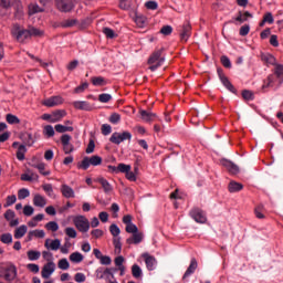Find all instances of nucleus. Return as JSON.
<instances>
[{
  "label": "nucleus",
  "mask_w": 283,
  "mask_h": 283,
  "mask_svg": "<svg viewBox=\"0 0 283 283\" xmlns=\"http://www.w3.org/2000/svg\"><path fill=\"white\" fill-rule=\"evenodd\" d=\"M11 34L19 43H24L27 39H31V36H41L43 32L34 27L23 29L21 25L14 24Z\"/></svg>",
  "instance_id": "1"
},
{
  "label": "nucleus",
  "mask_w": 283,
  "mask_h": 283,
  "mask_svg": "<svg viewBox=\"0 0 283 283\" xmlns=\"http://www.w3.org/2000/svg\"><path fill=\"white\" fill-rule=\"evenodd\" d=\"M163 52H165V49H158L155 52L151 53V55L148 59V65L150 72H156L158 67H161V65L165 63V56H163Z\"/></svg>",
  "instance_id": "2"
},
{
  "label": "nucleus",
  "mask_w": 283,
  "mask_h": 283,
  "mask_svg": "<svg viewBox=\"0 0 283 283\" xmlns=\"http://www.w3.org/2000/svg\"><path fill=\"white\" fill-rule=\"evenodd\" d=\"M101 165H103V158L98 155H93L91 157H84L82 161L77 163V169L87 171L90 167H98Z\"/></svg>",
  "instance_id": "3"
},
{
  "label": "nucleus",
  "mask_w": 283,
  "mask_h": 283,
  "mask_svg": "<svg viewBox=\"0 0 283 283\" xmlns=\"http://www.w3.org/2000/svg\"><path fill=\"white\" fill-rule=\"evenodd\" d=\"M0 277H4L8 282L17 279V265L13 263L0 264Z\"/></svg>",
  "instance_id": "4"
},
{
  "label": "nucleus",
  "mask_w": 283,
  "mask_h": 283,
  "mask_svg": "<svg viewBox=\"0 0 283 283\" xmlns=\"http://www.w3.org/2000/svg\"><path fill=\"white\" fill-rule=\"evenodd\" d=\"M17 6L15 19H23V7L19 4V0H0V8H10L11 6Z\"/></svg>",
  "instance_id": "5"
},
{
  "label": "nucleus",
  "mask_w": 283,
  "mask_h": 283,
  "mask_svg": "<svg viewBox=\"0 0 283 283\" xmlns=\"http://www.w3.org/2000/svg\"><path fill=\"white\" fill-rule=\"evenodd\" d=\"M73 223L81 233H87L90 231V220L85 216L74 217Z\"/></svg>",
  "instance_id": "6"
},
{
  "label": "nucleus",
  "mask_w": 283,
  "mask_h": 283,
  "mask_svg": "<svg viewBox=\"0 0 283 283\" xmlns=\"http://www.w3.org/2000/svg\"><path fill=\"white\" fill-rule=\"evenodd\" d=\"M125 140H132V133L129 132H123V133H113L109 142L113 143V145H120V143H125Z\"/></svg>",
  "instance_id": "7"
},
{
  "label": "nucleus",
  "mask_w": 283,
  "mask_h": 283,
  "mask_svg": "<svg viewBox=\"0 0 283 283\" xmlns=\"http://www.w3.org/2000/svg\"><path fill=\"white\" fill-rule=\"evenodd\" d=\"M55 8L59 12H72L74 10V1L72 0H55Z\"/></svg>",
  "instance_id": "8"
},
{
  "label": "nucleus",
  "mask_w": 283,
  "mask_h": 283,
  "mask_svg": "<svg viewBox=\"0 0 283 283\" xmlns=\"http://www.w3.org/2000/svg\"><path fill=\"white\" fill-rule=\"evenodd\" d=\"M179 36L184 43L189 41L191 36V24L189 22H185L181 27H179Z\"/></svg>",
  "instance_id": "9"
},
{
  "label": "nucleus",
  "mask_w": 283,
  "mask_h": 283,
  "mask_svg": "<svg viewBox=\"0 0 283 283\" xmlns=\"http://www.w3.org/2000/svg\"><path fill=\"white\" fill-rule=\"evenodd\" d=\"M190 216L199 224H205V222H207V214L205 213V211L200 210L199 208H193L190 211Z\"/></svg>",
  "instance_id": "10"
},
{
  "label": "nucleus",
  "mask_w": 283,
  "mask_h": 283,
  "mask_svg": "<svg viewBox=\"0 0 283 283\" xmlns=\"http://www.w3.org/2000/svg\"><path fill=\"white\" fill-rule=\"evenodd\" d=\"M218 76L222 85H224L229 90V92H231L232 94H235L238 92V90H235V86H233V84H231V81H229V77L224 75L222 69H218Z\"/></svg>",
  "instance_id": "11"
},
{
  "label": "nucleus",
  "mask_w": 283,
  "mask_h": 283,
  "mask_svg": "<svg viewBox=\"0 0 283 283\" xmlns=\"http://www.w3.org/2000/svg\"><path fill=\"white\" fill-rule=\"evenodd\" d=\"M221 165L223 167H226V169L229 171V174H231L232 176H238V174H240V167H238V165H235L233 161L231 160H227L223 159L221 161Z\"/></svg>",
  "instance_id": "12"
},
{
  "label": "nucleus",
  "mask_w": 283,
  "mask_h": 283,
  "mask_svg": "<svg viewBox=\"0 0 283 283\" xmlns=\"http://www.w3.org/2000/svg\"><path fill=\"white\" fill-rule=\"evenodd\" d=\"M143 258L145 260V264L148 271H156V268L158 266V261H156V258L149 255L148 253H144Z\"/></svg>",
  "instance_id": "13"
},
{
  "label": "nucleus",
  "mask_w": 283,
  "mask_h": 283,
  "mask_svg": "<svg viewBox=\"0 0 283 283\" xmlns=\"http://www.w3.org/2000/svg\"><path fill=\"white\" fill-rule=\"evenodd\" d=\"M72 105L75 109H80L82 112H92L93 109L92 104L87 101H75Z\"/></svg>",
  "instance_id": "14"
},
{
  "label": "nucleus",
  "mask_w": 283,
  "mask_h": 283,
  "mask_svg": "<svg viewBox=\"0 0 283 283\" xmlns=\"http://www.w3.org/2000/svg\"><path fill=\"white\" fill-rule=\"evenodd\" d=\"M54 271H56V264H54V262H49L42 269V277L48 280Z\"/></svg>",
  "instance_id": "15"
},
{
  "label": "nucleus",
  "mask_w": 283,
  "mask_h": 283,
  "mask_svg": "<svg viewBox=\"0 0 283 283\" xmlns=\"http://www.w3.org/2000/svg\"><path fill=\"white\" fill-rule=\"evenodd\" d=\"M43 105H45V107H56L59 105H63V97L52 96V97L45 99Z\"/></svg>",
  "instance_id": "16"
},
{
  "label": "nucleus",
  "mask_w": 283,
  "mask_h": 283,
  "mask_svg": "<svg viewBox=\"0 0 283 283\" xmlns=\"http://www.w3.org/2000/svg\"><path fill=\"white\" fill-rule=\"evenodd\" d=\"M270 76H274L277 81V85H282L283 83V65L282 64H275L274 73L270 74Z\"/></svg>",
  "instance_id": "17"
},
{
  "label": "nucleus",
  "mask_w": 283,
  "mask_h": 283,
  "mask_svg": "<svg viewBox=\"0 0 283 283\" xmlns=\"http://www.w3.org/2000/svg\"><path fill=\"white\" fill-rule=\"evenodd\" d=\"M143 232H135L133 233L127 240L126 243L128 244H140V242H143Z\"/></svg>",
  "instance_id": "18"
},
{
  "label": "nucleus",
  "mask_w": 283,
  "mask_h": 283,
  "mask_svg": "<svg viewBox=\"0 0 283 283\" xmlns=\"http://www.w3.org/2000/svg\"><path fill=\"white\" fill-rule=\"evenodd\" d=\"M249 19H253V14H251V12H249V11H244V12L239 11L234 21H237L238 23H244V22L249 21Z\"/></svg>",
  "instance_id": "19"
},
{
  "label": "nucleus",
  "mask_w": 283,
  "mask_h": 283,
  "mask_svg": "<svg viewBox=\"0 0 283 283\" xmlns=\"http://www.w3.org/2000/svg\"><path fill=\"white\" fill-rule=\"evenodd\" d=\"M196 269H198V261H196V259H191L190 265L184 274V280H187L189 275H193V273H196Z\"/></svg>",
  "instance_id": "20"
},
{
  "label": "nucleus",
  "mask_w": 283,
  "mask_h": 283,
  "mask_svg": "<svg viewBox=\"0 0 283 283\" xmlns=\"http://www.w3.org/2000/svg\"><path fill=\"white\" fill-rule=\"evenodd\" d=\"M61 193L64 198H75L74 189L67 185H62Z\"/></svg>",
  "instance_id": "21"
},
{
  "label": "nucleus",
  "mask_w": 283,
  "mask_h": 283,
  "mask_svg": "<svg viewBox=\"0 0 283 283\" xmlns=\"http://www.w3.org/2000/svg\"><path fill=\"white\" fill-rule=\"evenodd\" d=\"M45 249H61V240L46 239L44 243Z\"/></svg>",
  "instance_id": "22"
},
{
  "label": "nucleus",
  "mask_w": 283,
  "mask_h": 283,
  "mask_svg": "<svg viewBox=\"0 0 283 283\" xmlns=\"http://www.w3.org/2000/svg\"><path fill=\"white\" fill-rule=\"evenodd\" d=\"M96 182H98L102 186L105 193H109V191H112V189H113L109 181H107V179H105L103 177L97 178Z\"/></svg>",
  "instance_id": "23"
},
{
  "label": "nucleus",
  "mask_w": 283,
  "mask_h": 283,
  "mask_svg": "<svg viewBox=\"0 0 283 283\" xmlns=\"http://www.w3.org/2000/svg\"><path fill=\"white\" fill-rule=\"evenodd\" d=\"M114 273H116V269L114 268H107L103 271L102 275L99 276V280H114Z\"/></svg>",
  "instance_id": "24"
},
{
  "label": "nucleus",
  "mask_w": 283,
  "mask_h": 283,
  "mask_svg": "<svg viewBox=\"0 0 283 283\" xmlns=\"http://www.w3.org/2000/svg\"><path fill=\"white\" fill-rule=\"evenodd\" d=\"M66 112L63 109H59L52 113V123H59L62 118H65Z\"/></svg>",
  "instance_id": "25"
},
{
  "label": "nucleus",
  "mask_w": 283,
  "mask_h": 283,
  "mask_svg": "<svg viewBox=\"0 0 283 283\" xmlns=\"http://www.w3.org/2000/svg\"><path fill=\"white\" fill-rule=\"evenodd\" d=\"M33 205L34 207H45V205H48V201L45 200V197L41 196V195H35L33 197Z\"/></svg>",
  "instance_id": "26"
},
{
  "label": "nucleus",
  "mask_w": 283,
  "mask_h": 283,
  "mask_svg": "<svg viewBox=\"0 0 283 283\" xmlns=\"http://www.w3.org/2000/svg\"><path fill=\"white\" fill-rule=\"evenodd\" d=\"M25 233H28V226H20L19 228H17L14 230V238L15 240H21V238H23V235H25Z\"/></svg>",
  "instance_id": "27"
},
{
  "label": "nucleus",
  "mask_w": 283,
  "mask_h": 283,
  "mask_svg": "<svg viewBox=\"0 0 283 283\" xmlns=\"http://www.w3.org/2000/svg\"><path fill=\"white\" fill-rule=\"evenodd\" d=\"M243 187L244 186H242V184L231 181L228 186V189L230 193H238V191H242Z\"/></svg>",
  "instance_id": "28"
},
{
  "label": "nucleus",
  "mask_w": 283,
  "mask_h": 283,
  "mask_svg": "<svg viewBox=\"0 0 283 283\" xmlns=\"http://www.w3.org/2000/svg\"><path fill=\"white\" fill-rule=\"evenodd\" d=\"M139 114L142 116V118L146 122V123H151V120H154V118H156V114L147 112V111H139Z\"/></svg>",
  "instance_id": "29"
},
{
  "label": "nucleus",
  "mask_w": 283,
  "mask_h": 283,
  "mask_svg": "<svg viewBox=\"0 0 283 283\" xmlns=\"http://www.w3.org/2000/svg\"><path fill=\"white\" fill-rule=\"evenodd\" d=\"M132 274L135 280H140V277H143V269H140V265L134 264L132 266Z\"/></svg>",
  "instance_id": "30"
},
{
  "label": "nucleus",
  "mask_w": 283,
  "mask_h": 283,
  "mask_svg": "<svg viewBox=\"0 0 283 283\" xmlns=\"http://www.w3.org/2000/svg\"><path fill=\"white\" fill-rule=\"evenodd\" d=\"M57 134H65L66 132H74V127L72 126H63L62 124H56L54 127Z\"/></svg>",
  "instance_id": "31"
},
{
  "label": "nucleus",
  "mask_w": 283,
  "mask_h": 283,
  "mask_svg": "<svg viewBox=\"0 0 283 283\" xmlns=\"http://www.w3.org/2000/svg\"><path fill=\"white\" fill-rule=\"evenodd\" d=\"M273 78H275L274 75H269L264 81L262 85V92H266L269 87H273Z\"/></svg>",
  "instance_id": "32"
},
{
  "label": "nucleus",
  "mask_w": 283,
  "mask_h": 283,
  "mask_svg": "<svg viewBox=\"0 0 283 283\" xmlns=\"http://www.w3.org/2000/svg\"><path fill=\"white\" fill-rule=\"evenodd\" d=\"M22 140H23L24 145H28V147H32L34 145V137L30 133L23 134Z\"/></svg>",
  "instance_id": "33"
},
{
  "label": "nucleus",
  "mask_w": 283,
  "mask_h": 283,
  "mask_svg": "<svg viewBox=\"0 0 283 283\" xmlns=\"http://www.w3.org/2000/svg\"><path fill=\"white\" fill-rule=\"evenodd\" d=\"M27 151H28V148H25V145H20L18 147V151H17L18 160H25V153Z\"/></svg>",
  "instance_id": "34"
},
{
  "label": "nucleus",
  "mask_w": 283,
  "mask_h": 283,
  "mask_svg": "<svg viewBox=\"0 0 283 283\" xmlns=\"http://www.w3.org/2000/svg\"><path fill=\"white\" fill-rule=\"evenodd\" d=\"M27 255L31 262H34L41 258V252H39L36 250H30V251H28Z\"/></svg>",
  "instance_id": "35"
},
{
  "label": "nucleus",
  "mask_w": 283,
  "mask_h": 283,
  "mask_svg": "<svg viewBox=\"0 0 283 283\" xmlns=\"http://www.w3.org/2000/svg\"><path fill=\"white\" fill-rule=\"evenodd\" d=\"M6 120L9 125H19V123H21V119L13 114H7Z\"/></svg>",
  "instance_id": "36"
},
{
  "label": "nucleus",
  "mask_w": 283,
  "mask_h": 283,
  "mask_svg": "<svg viewBox=\"0 0 283 283\" xmlns=\"http://www.w3.org/2000/svg\"><path fill=\"white\" fill-rule=\"evenodd\" d=\"M92 83L93 85L98 87H103V85H107V81H105L103 76L92 77Z\"/></svg>",
  "instance_id": "37"
},
{
  "label": "nucleus",
  "mask_w": 283,
  "mask_h": 283,
  "mask_svg": "<svg viewBox=\"0 0 283 283\" xmlns=\"http://www.w3.org/2000/svg\"><path fill=\"white\" fill-rule=\"evenodd\" d=\"M70 260L74 263V264H81V261L83 260V254H81L80 252H73L70 255Z\"/></svg>",
  "instance_id": "38"
},
{
  "label": "nucleus",
  "mask_w": 283,
  "mask_h": 283,
  "mask_svg": "<svg viewBox=\"0 0 283 283\" xmlns=\"http://www.w3.org/2000/svg\"><path fill=\"white\" fill-rule=\"evenodd\" d=\"M102 32L105 34L106 39H116L118 36L114 30L107 27L103 28Z\"/></svg>",
  "instance_id": "39"
},
{
  "label": "nucleus",
  "mask_w": 283,
  "mask_h": 283,
  "mask_svg": "<svg viewBox=\"0 0 283 283\" xmlns=\"http://www.w3.org/2000/svg\"><path fill=\"white\" fill-rule=\"evenodd\" d=\"M38 12H43V8L39 7L36 3H31L29 6V14H38Z\"/></svg>",
  "instance_id": "40"
},
{
  "label": "nucleus",
  "mask_w": 283,
  "mask_h": 283,
  "mask_svg": "<svg viewBox=\"0 0 283 283\" xmlns=\"http://www.w3.org/2000/svg\"><path fill=\"white\" fill-rule=\"evenodd\" d=\"M25 198H30V190H28V188H21L18 191V199L25 200Z\"/></svg>",
  "instance_id": "41"
},
{
  "label": "nucleus",
  "mask_w": 283,
  "mask_h": 283,
  "mask_svg": "<svg viewBox=\"0 0 283 283\" xmlns=\"http://www.w3.org/2000/svg\"><path fill=\"white\" fill-rule=\"evenodd\" d=\"M57 268H59L61 271H67V269H70V261H67V259H61V260L57 262Z\"/></svg>",
  "instance_id": "42"
},
{
  "label": "nucleus",
  "mask_w": 283,
  "mask_h": 283,
  "mask_svg": "<svg viewBox=\"0 0 283 283\" xmlns=\"http://www.w3.org/2000/svg\"><path fill=\"white\" fill-rule=\"evenodd\" d=\"M262 61H264V63H266L268 65H275V56H273L272 54H263Z\"/></svg>",
  "instance_id": "43"
},
{
  "label": "nucleus",
  "mask_w": 283,
  "mask_h": 283,
  "mask_svg": "<svg viewBox=\"0 0 283 283\" xmlns=\"http://www.w3.org/2000/svg\"><path fill=\"white\" fill-rule=\"evenodd\" d=\"M45 229L55 233V231H59V223L56 221H50L45 224Z\"/></svg>",
  "instance_id": "44"
},
{
  "label": "nucleus",
  "mask_w": 283,
  "mask_h": 283,
  "mask_svg": "<svg viewBox=\"0 0 283 283\" xmlns=\"http://www.w3.org/2000/svg\"><path fill=\"white\" fill-rule=\"evenodd\" d=\"M76 23H78V20L76 19H69V20H64L61 25L62 28H74V25H76Z\"/></svg>",
  "instance_id": "45"
},
{
  "label": "nucleus",
  "mask_w": 283,
  "mask_h": 283,
  "mask_svg": "<svg viewBox=\"0 0 283 283\" xmlns=\"http://www.w3.org/2000/svg\"><path fill=\"white\" fill-rule=\"evenodd\" d=\"M43 134L48 136V138H52L55 134L54 127L52 125H46L43 129Z\"/></svg>",
  "instance_id": "46"
},
{
  "label": "nucleus",
  "mask_w": 283,
  "mask_h": 283,
  "mask_svg": "<svg viewBox=\"0 0 283 283\" xmlns=\"http://www.w3.org/2000/svg\"><path fill=\"white\" fill-rule=\"evenodd\" d=\"M34 167H35V169L39 170V172H40L42 176H50V170H46V171H45V164L40 163V164H36Z\"/></svg>",
  "instance_id": "47"
},
{
  "label": "nucleus",
  "mask_w": 283,
  "mask_h": 283,
  "mask_svg": "<svg viewBox=\"0 0 283 283\" xmlns=\"http://www.w3.org/2000/svg\"><path fill=\"white\" fill-rule=\"evenodd\" d=\"M109 232L112 233L113 238H118V235H120V228L113 223L109 227Z\"/></svg>",
  "instance_id": "48"
},
{
  "label": "nucleus",
  "mask_w": 283,
  "mask_h": 283,
  "mask_svg": "<svg viewBox=\"0 0 283 283\" xmlns=\"http://www.w3.org/2000/svg\"><path fill=\"white\" fill-rule=\"evenodd\" d=\"M126 174L127 171H132V166L127 164H118L117 166V172Z\"/></svg>",
  "instance_id": "49"
},
{
  "label": "nucleus",
  "mask_w": 283,
  "mask_h": 283,
  "mask_svg": "<svg viewBox=\"0 0 283 283\" xmlns=\"http://www.w3.org/2000/svg\"><path fill=\"white\" fill-rule=\"evenodd\" d=\"M109 123H112V125H118V123H120V114L118 113H113L109 118H108Z\"/></svg>",
  "instance_id": "50"
},
{
  "label": "nucleus",
  "mask_w": 283,
  "mask_h": 283,
  "mask_svg": "<svg viewBox=\"0 0 283 283\" xmlns=\"http://www.w3.org/2000/svg\"><path fill=\"white\" fill-rule=\"evenodd\" d=\"M14 202H17V196L15 195L8 196L7 201L3 205V207L6 209H8V207H12V205H14Z\"/></svg>",
  "instance_id": "51"
},
{
  "label": "nucleus",
  "mask_w": 283,
  "mask_h": 283,
  "mask_svg": "<svg viewBox=\"0 0 283 283\" xmlns=\"http://www.w3.org/2000/svg\"><path fill=\"white\" fill-rule=\"evenodd\" d=\"M99 103H109L112 101V95L108 93H102L98 95Z\"/></svg>",
  "instance_id": "52"
},
{
  "label": "nucleus",
  "mask_w": 283,
  "mask_h": 283,
  "mask_svg": "<svg viewBox=\"0 0 283 283\" xmlns=\"http://www.w3.org/2000/svg\"><path fill=\"white\" fill-rule=\"evenodd\" d=\"M262 211H264V206H263V205H259V206L254 209V213H255L256 218H259V220L264 219V214L262 213Z\"/></svg>",
  "instance_id": "53"
},
{
  "label": "nucleus",
  "mask_w": 283,
  "mask_h": 283,
  "mask_svg": "<svg viewBox=\"0 0 283 283\" xmlns=\"http://www.w3.org/2000/svg\"><path fill=\"white\" fill-rule=\"evenodd\" d=\"M171 32H174V28L171 25H164L160 29V34H164V36H169V34H171Z\"/></svg>",
  "instance_id": "54"
},
{
  "label": "nucleus",
  "mask_w": 283,
  "mask_h": 283,
  "mask_svg": "<svg viewBox=\"0 0 283 283\" xmlns=\"http://www.w3.org/2000/svg\"><path fill=\"white\" fill-rule=\"evenodd\" d=\"M0 240L3 242V244H10L12 243V234L10 233L1 234Z\"/></svg>",
  "instance_id": "55"
},
{
  "label": "nucleus",
  "mask_w": 283,
  "mask_h": 283,
  "mask_svg": "<svg viewBox=\"0 0 283 283\" xmlns=\"http://www.w3.org/2000/svg\"><path fill=\"white\" fill-rule=\"evenodd\" d=\"M138 227L134 223H129L128 226H126V233H138Z\"/></svg>",
  "instance_id": "56"
},
{
  "label": "nucleus",
  "mask_w": 283,
  "mask_h": 283,
  "mask_svg": "<svg viewBox=\"0 0 283 283\" xmlns=\"http://www.w3.org/2000/svg\"><path fill=\"white\" fill-rule=\"evenodd\" d=\"M249 32H251V27L249 24H245L240 28L239 34L240 36H247Z\"/></svg>",
  "instance_id": "57"
},
{
  "label": "nucleus",
  "mask_w": 283,
  "mask_h": 283,
  "mask_svg": "<svg viewBox=\"0 0 283 283\" xmlns=\"http://www.w3.org/2000/svg\"><path fill=\"white\" fill-rule=\"evenodd\" d=\"M102 134L103 136H109L112 134V126L109 124L102 125Z\"/></svg>",
  "instance_id": "58"
},
{
  "label": "nucleus",
  "mask_w": 283,
  "mask_h": 283,
  "mask_svg": "<svg viewBox=\"0 0 283 283\" xmlns=\"http://www.w3.org/2000/svg\"><path fill=\"white\" fill-rule=\"evenodd\" d=\"M85 280H87V276H85V274H83L82 272L76 273L74 276V281L77 283H83L85 282Z\"/></svg>",
  "instance_id": "59"
},
{
  "label": "nucleus",
  "mask_w": 283,
  "mask_h": 283,
  "mask_svg": "<svg viewBox=\"0 0 283 283\" xmlns=\"http://www.w3.org/2000/svg\"><path fill=\"white\" fill-rule=\"evenodd\" d=\"M242 98H244V101H253V93L249 90H244L242 92Z\"/></svg>",
  "instance_id": "60"
},
{
  "label": "nucleus",
  "mask_w": 283,
  "mask_h": 283,
  "mask_svg": "<svg viewBox=\"0 0 283 283\" xmlns=\"http://www.w3.org/2000/svg\"><path fill=\"white\" fill-rule=\"evenodd\" d=\"M145 7L147 8V10H158V2H156V1H147L145 3Z\"/></svg>",
  "instance_id": "61"
},
{
  "label": "nucleus",
  "mask_w": 283,
  "mask_h": 283,
  "mask_svg": "<svg viewBox=\"0 0 283 283\" xmlns=\"http://www.w3.org/2000/svg\"><path fill=\"white\" fill-rule=\"evenodd\" d=\"M91 235L92 238H95L96 240H98V238H103V230L94 229L91 231Z\"/></svg>",
  "instance_id": "62"
},
{
  "label": "nucleus",
  "mask_w": 283,
  "mask_h": 283,
  "mask_svg": "<svg viewBox=\"0 0 283 283\" xmlns=\"http://www.w3.org/2000/svg\"><path fill=\"white\" fill-rule=\"evenodd\" d=\"M15 213L13 212V210H7L6 213H4V218L8 222H10V220H14L15 218Z\"/></svg>",
  "instance_id": "63"
},
{
  "label": "nucleus",
  "mask_w": 283,
  "mask_h": 283,
  "mask_svg": "<svg viewBox=\"0 0 283 283\" xmlns=\"http://www.w3.org/2000/svg\"><path fill=\"white\" fill-rule=\"evenodd\" d=\"M65 233L69 238H76L77 233L74 228H65Z\"/></svg>",
  "instance_id": "64"
}]
</instances>
